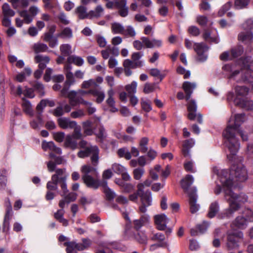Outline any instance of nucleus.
<instances>
[{
    "mask_svg": "<svg viewBox=\"0 0 253 253\" xmlns=\"http://www.w3.org/2000/svg\"><path fill=\"white\" fill-rule=\"evenodd\" d=\"M34 50L35 53L43 52L47 51L48 47L46 44L37 43L34 45Z\"/></svg>",
    "mask_w": 253,
    "mask_h": 253,
    "instance_id": "nucleus-53",
    "label": "nucleus"
},
{
    "mask_svg": "<svg viewBox=\"0 0 253 253\" xmlns=\"http://www.w3.org/2000/svg\"><path fill=\"white\" fill-rule=\"evenodd\" d=\"M83 173L82 178L87 187L97 189L100 184L97 178V169L90 165H84L81 168Z\"/></svg>",
    "mask_w": 253,
    "mask_h": 253,
    "instance_id": "nucleus-6",
    "label": "nucleus"
},
{
    "mask_svg": "<svg viewBox=\"0 0 253 253\" xmlns=\"http://www.w3.org/2000/svg\"><path fill=\"white\" fill-rule=\"evenodd\" d=\"M154 221L157 229L164 231L167 228V224L169 222V219L165 214H160L154 216Z\"/></svg>",
    "mask_w": 253,
    "mask_h": 253,
    "instance_id": "nucleus-14",
    "label": "nucleus"
},
{
    "mask_svg": "<svg viewBox=\"0 0 253 253\" xmlns=\"http://www.w3.org/2000/svg\"><path fill=\"white\" fill-rule=\"evenodd\" d=\"M66 80L64 83V86L61 90V94L62 96H65L67 93L70 86L73 84L75 80L74 78V75L72 72H67L65 73Z\"/></svg>",
    "mask_w": 253,
    "mask_h": 253,
    "instance_id": "nucleus-18",
    "label": "nucleus"
},
{
    "mask_svg": "<svg viewBox=\"0 0 253 253\" xmlns=\"http://www.w3.org/2000/svg\"><path fill=\"white\" fill-rule=\"evenodd\" d=\"M47 105L52 107L55 106V102L52 100H49L48 99H42L36 107L37 111H39L40 114H42L44 108Z\"/></svg>",
    "mask_w": 253,
    "mask_h": 253,
    "instance_id": "nucleus-31",
    "label": "nucleus"
},
{
    "mask_svg": "<svg viewBox=\"0 0 253 253\" xmlns=\"http://www.w3.org/2000/svg\"><path fill=\"white\" fill-rule=\"evenodd\" d=\"M253 39V34L252 31L244 30L238 35V39L245 43L250 42Z\"/></svg>",
    "mask_w": 253,
    "mask_h": 253,
    "instance_id": "nucleus-34",
    "label": "nucleus"
},
{
    "mask_svg": "<svg viewBox=\"0 0 253 253\" xmlns=\"http://www.w3.org/2000/svg\"><path fill=\"white\" fill-rule=\"evenodd\" d=\"M104 11V9L101 5H97L94 10L89 11V18H99L101 17Z\"/></svg>",
    "mask_w": 253,
    "mask_h": 253,
    "instance_id": "nucleus-39",
    "label": "nucleus"
},
{
    "mask_svg": "<svg viewBox=\"0 0 253 253\" xmlns=\"http://www.w3.org/2000/svg\"><path fill=\"white\" fill-rule=\"evenodd\" d=\"M244 52V48L241 45L236 46L231 50L232 59L237 58L241 56Z\"/></svg>",
    "mask_w": 253,
    "mask_h": 253,
    "instance_id": "nucleus-49",
    "label": "nucleus"
},
{
    "mask_svg": "<svg viewBox=\"0 0 253 253\" xmlns=\"http://www.w3.org/2000/svg\"><path fill=\"white\" fill-rule=\"evenodd\" d=\"M92 123L90 121H86L83 123V127L84 133L87 135H91L93 130L91 128Z\"/></svg>",
    "mask_w": 253,
    "mask_h": 253,
    "instance_id": "nucleus-51",
    "label": "nucleus"
},
{
    "mask_svg": "<svg viewBox=\"0 0 253 253\" xmlns=\"http://www.w3.org/2000/svg\"><path fill=\"white\" fill-rule=\"evenodd\" d=\"M210 224V222L204 221L202 224L197 225L196 228L191 229L190 233L191 236H195L199 235L200 234L204 233Z\"/></svg>",
    "mask_w": 253,
    "mask_h": 253,
    "instance_id": "nucleus-21",
    "label": "nucleus"
},
{
    "mask_svg": "<svg viewBox=\"0 0 253 253\" xmlns=\"http://www.w3.org/2000/svg\"><path fill=\"white\" fill-rule=\"evenodd\" d=\"M245 116L244 114H238L235 115L233 120L230 118L226 128L223 132L224 144L230 151V155H235L240 148L236 134L238 133L243 141L248 140L247 135L244 134V131L240 128V126L245 121Z\"/></svg>",
    "mask_w": 253,
    "mask_h": 253,
    "instance_id": "nucleus-1",
    "label": "nucleus"
},
{
    "mask_svg": "<svg viewBox=\"0 0 253 253\" xmlns=\"http://www.w3.org/2000/svg\"><path fill=\"white\" fill-rule=\"evenodd\" d=\"M227 241L226 246L229 250H232L239 247V238L243 237L241 232L228 231L227 232Z\"/></svg>",
    "mask_w": 253,
    "mask_h": 253,
    "instance_id": "nucleus-12",
    "label": "nucleus"
},
{
    "mask_svg": "<svg viewBox=\"0 0 253 253\" xmlns=\"http://www.w3.org/2000/svg\"><path fill=\"white\" fill-rule=\"evenodd\" d=\"M71 48L72 47L69 44H62L60 46V50L64 56H70L72 53Z\"/></svg>",
    "mask_w": 253,
    "mask_h": 253,
    "instance_id": "nucleus-52",
    "label": "nucleus"
},
{
    "mask_svg": "<svg viewBox=\"0 0 253 253\" xmlns=\"http://www.w3.org/2000/svg\"><path fill=\"white\" fill-rule=\"evenodd\" d=\"M91 86H98V84L93 79H90L88 81H84L82 84V87L83 88H88Z\"/></svg>",
    "mask_w": 253,
    "mask_h": 253,
    "instance_id": "nucleus-64",
    "label": "nucleus"
},
{
    "mask_svg": "<svg viewBox=\"0 0 253 253\" xmlns=\"http://www.w3.org/2000/svg\"><path fill=\"white\" fill-rule=\"evenodd\" d=\"M253 221V211L250 209L245 210L242 215L238 216L231 224L232 227L245 229L249 222Z\"/></svg>",
    "mask_w": 253,
    "mask_h": 253,
    "instance_id": "nucleus-9",
    "label": "nucleus"
},
{
    "mask_svg": "<svg viewBox=\"0 0 253 253\" xmlns=\"http://www.w3.org/2000/svg\"><path fill=\"white\" fill-rule=\"evenodd\" d=\"M235 105L245 108L247 110H253V101L252 100H244L237 96L234 100Z\"/></svg>",
    "mask_w": 253,
    "mask_h": 253,
    "instance_id": "nucleus-23",
    "label": "nucleus"
},
{
    "mask_svg": "<svg viewBox=\"0 0 253 253\" xmlns=\"http://www.w3.org/2000/svg\"><path fill=\"white\" fill-rule=\"evenodd\" d=\"M65 97H67L69 99V103L72 106H77L79 104H83L85 100L78 94V92L75 90L70 92L67 91V93Z\"/></svg>",
    "mask_w": 253,
    "mask_h": 253,
    "instance_id": "nucleus-16",
    "label": "nucleus"
},
{
    "mask_svg": "<svg viewBox=\"0 0 253 253\" xmlns=\"http://www.w3.org/2000/svg\"><path fill=\"white\" fill-rule=\"evenodd\" d=\"M73 37V32L69 27L64 28L60 33L57 34V37L64 39H70Z\"/></svg>",
    "mask_w": 253,
    "mask_h": 253,
    "instance_id": "nucleus-41",
    "label": "nucleus"
},
{
    "mask_svg": "<svg viewBox=\"0 0 253 253\" xmlns=\"http://www.w3.org/2000/svg\"><path fill=\"white\" fill-rule=\"evenodd\" d=\"M189 203L190 205V210L192 213H194L199 211L200 205L197 204L198 196L196 190L194 189L193 191L189 192Z\"/></svg>",
    "mask_w": 253,
    "mask_h": 253,
    "instance_id": "nucleus-15",
    "label": "nucleus"
},
{
    "mask_svg": "<svg viewBox=\"0 0 253 253\" xmlns=\"http://www.w3.org/2000/svg\"><path fill=\"white\" fill-rule=\"evenodd\" d=\"M219 211V204L217 201H214L209 206L207 217L210 218H212L218 214Z\"/></svg>",
    "mask_w": 253,
    "mask_h": 253,
    "instance_id": "nucleus-25",
    "label": "nucleus"
},
{
    "mask_svg": "<svg viewBox=\"0 0 253 253\" xmlns=\"http://www.w3.org/2000/svg\"><path fill=\"white\" fill-rule=\"evenodd\" d=\"M229 171L228 170H227ZM230 174L231 178L233 179L234 186L235 187V181L244 182L248 178V173L246 168L243 166H239L231 171H228Z\"/></svg>",
    "mask_w": 253,
    "mask_h": 253,
    "instance_id": "nucleus-11",
    "label": "nucleus"
},
{
    "mask_svg": "<svg viewBox=\"0 0 253 253\" xmlns=\"http://www.w3.org/2000/svg\"><path fill=\"white\" fill-rule=\"evenodd\" d=\"M112 169L114 172L121 174L126 169L123 166L118 164H114L112 166Z\"/></svg>",
    "mask_w": 253,
    "mask_h": 253,
    "instance_id": "nucleus-62",
    "label": "nucleus"
},
{
    "mask_svg": "<svg viewBox=\"0 0 253 253\" xmlns=\"http://www.w3.org/2000/svg\"><path fill=\"white\" fill-rule=\"evenodd\" d=\"M194 180V177L192 175L187 174L185 177L182 179L180 181L182 188L188 194H189V192L193 191L194 189L197 191L196 187L189 188V187L193 184Z\"/></svg>",
    "mask_w": 253,
    "mask_h": 253,
    "instance_id": "nucleus-17",
    "label": "nucleus"
},
{
    "mask_svg": "<svg viewBox=\"0 0 253 253\" xmlns=\"http://www.w3.org/2000/svg\"><path fill=\"white\" fill-rule=\"evenodd\" d=\"M59 126L63 129H73L77 126V122L71 120L66 117H61L58 119Z\"/></svg>",
    "mask_w": 253,
    "mask_h": 253,
    "instance_id": "nucleus-19",
    "label": "nucleus"
},
{
    "mask_svg": "<svg viewBox=\"0 0 253 253\" xmlns=\"http://www.w3.org/2000/svg\"><path fill=\"white\" fill-rule=\"evenodd\" d=\"M141 40L146 48H153L160 47L162 45V41L160 40L152 39L151 40L145 37H142Z\"/></svg>",
    "mask_w": 253,
    "mask_h": 253,
    "instance_id": "nucleus-20",
    "label": "nucleus"
},
{
    "mask_svg": "<svg viewBox=\"0 0 253 253\" xmlns=\"http://www.w3.org/2000/svg\"><path fill=\"white\" fill-rule=\"evenodd\" d=\"M2 9L4 17H12L15 15V12L10 8L9 5L7 3L3 4Z\"/></svg>",
    "mask_w": 253,
    "mask_h": 253,
    "instance_id": "nucleus-50",
    "label": "nucleus"
},
{
    "mask_svg": "<svg viewBox=\"0 0 253 253\" xmlns=\"http://www.w3.org/2000/svg\"><path fill=\"white\" fill-rule=\"evenodd\" d=\"M145 172L143 168H137L133 170V177L135 180H140Z\"/></svg>",
    "mask_w": 253,
    "mask_h": 253,
    "instance_id": "nucleus-58",
    "label": "nucleus"
},
{
    "mask_svg": "<svg viewBox=\"0 0 253 253\" xmlns=\"http://www.w3.org/2000/svg\"><path fill=\"white\" fill-rule=\"evenodd\" d=\"M18 13L20 16L23 18L25 23L29 24L32 22L34 18L28 13L27 10H23L19 11Z\"/></svg>",
    "mask_w": 253,
    "mask_h": 253,
    "instance_id": "nucleus-47",
    "label": "nucleus"
},
{
    "mask_svg": "<svg viewBox=\"0 0 253 253\" xmlns=\"http://www.w3.org/2000/svg\"><path fill=\"white\" fill-rule=\"evenodd\" d=\"M196 86L197 84L195 83L185 81L183 83L182 88L186 93L185 99L186 100H188L190 98L191 95Z\"/></svg>",
    "mask_w": 253,
    "mask_h": 253,
    "instance_id": "nucleus-22",
    "label": "nucleus"
},
{
    "mask_svg": "<svg viewBox=\"0 0 253 253\" xmlns=\"http://www.w3.org/2000/svg\"><path fill=\"white\" fill-rule=\"evenodd\" d=\"M142 213L139 219H135L132 222L133 228L136 231H139L142 227L145 226L150 223V216L146 212Z\"/></svg>",
    "mask_w": 253,
    "mask_h": 253,
    "instance_id": "nucleus-13",
    "label": "nucleus"
},
{
    "mask_svg": "<svg viewBox=\"0 0 253 253\" xmlns=\"http://www.w3.org/2000/svg\"><path fill=\"white\" fill-rule=\"evenodd\" d=\"M67 62L69 63H73L78 66H81L84 63L83 58L75 55L69 56L67 58Z\"/></svg>",
    "mask_w": 253,
    "mask_h": 253,
    "instance_id": "nucleus-42",
    "label": "nucleus"
},
{
    "mask_svg": "<svg viewBox=\"0 0 253 253\" xmlns=\"http://www.w3.org/2000/svg\"><path fill=\"white\" fill-rule=\"evenodd\" d=\"M117 153L120 157H124L126 160H130L131 158L130 152L126 147L120 148Z\"/></svg>",
    "mask_w": 253,
    "mask_h": 253,
    "instance_id": "nucleus-55",
    "label": "nucleus"
},
{
    "mask_svg": "<svg viewBox=\"0 0 253 253\" xmlns=\"http://www.w3.org/2000/svg\"><path fill=\"white\" fill-rule=\"evenodd\" d=\"M197 109V104L194 100H191L188 102L187 104V110L189 112L188 118L189 120H194L195 119Z\"/></svg>",
    "mask_w": 253,
    "mask_h": 253,
    "instance_id": "nucleus-27",
    "label": "nucleus"
},
{
    "mask_svg": "<svg viewBox=\"0 0 253 253\" xmlns=\"http://www.w3.org/2000/svg\"><path fill=\"white\" fill-rule=\"evenodd\" d=\"M249 90V88L245 86H237L235 88V92L238 96H246L248 94Z\"/></svg>",
    "mask_w": 253,
    "mask_h": 253,
    "instance_id": "nucleus-57",
    "label": "nucleus"
},
{
    "mask_svg": "<svg viewBox=\"0 0 253 253\" xmlns=\"http://www.w3.org/2000/svg\"><path fill=\"white\" fill-rule=\"evenodd\" d=\"M136 235L134 236V240L138 243L146 245L148 244V238L145 231H137Z\"/></svg>",
    "mask_w": 253,
    "mask_h": 253,
    "instance_id": "nucleus-28",
    "label": "nucleus"
},
{
    "mask_svg": "<svg viewBox=\"0 0 253 253\" xmlns=\"http://www.w3.org/2000/svg\"><path fill=\"white\" fill-rule=\"evenodd\" d=\"M225 198L229 203V207L217 214L219 219L230 218L240 208L241 204L247 201V196L243 193L238 195L230 190L225 191Z\"/></svg>",
    "mask_w": 253,
    "mask_h": 253,
    "instance_id": "nucleus-2",
    "label": "nucleus"
},
{
    "mask_svg": "<svg viewBox=\"0 0 253 253\" xmlns=\"http://www.w3.org/2000/svg\"><path fill=\"white\" fill-rule=\"evenodd\" d=\"M144 55L143 52L139 51L133 52L131 55V61L132 62L133 65L135 66V64L140 62L141 64V67L143 65V62L139 59Z\"/></svg>",
    "mask_w": 253,
    "mask_h": 253,
    "instance_id": "nucleus-44",
    "label": "nucleus"
},
{
    "mask_svg": "<svg viewBox=\"0 0 253 253\" xmlns=\"http://www.w3.org/2000/svg\"><path fill=\"white\" fill-rule=\"evenodd\" d=\"M194 144L195 141L192 138L186 140L184 141L182 153L184 157H188L190 156V149Z\"/></svg>",
    "mask_w": 253,
    "mask_h": 253,
    "instance_id": "nucleus-30",
    "label": "nucleus"
},
{
    "mask_svg": "<svg viewBox=\"0 0 253 253\" xmlns=\"http://www.w3.org/2000/svg\"><path fill=\"white\" fill-rule=\"evenodd\" d=\"M237 64L241 70L234 71L230 76L229 79L237 83H253V70L250 69V67L253 64V58L251 56L242 58L237 61Z\"/></svg>",
    "mask_w": 253,
    "mask_h": 253,
    "instance_id": "nucleus-3",
    "label": "nucleus"
},
{
    "mask_svg": "<svg viewBox=\"0 0 253 253\" xmlns=\"http://www.w3.org/2000/svg\"><path fill=\"white\" fill-rule=\"evenodd\" d=\"M64 245L67 247V253H77V251H79V244L75 242H66L64 243Z\"/></svg>",
    "mask_w": 253,
    "mask_h": 253,
    "instance_id": "nucleus-38",
    "label": "nucleus"
},
{
    "mask_svg": "<svg viewBox=\"0 0 253 253\" xmlns=\"http://www.w3.org/2000/svg\"><path fill=\"white\" fill-rule=\"evenodd\" d=\"M213 171L218 176V180L216 182V186L214 189V194L219 195L222 187L224 188V193L227 189L233 191L232 188L234 186V182L227 169H220L215 167L213 168Z\"/></svg>",
    "mask_w": 253,
    "mask_h": 253,
    "instance_id": "nucleus-4",
    "label": "nucleus"
},
{
    "mask_svg": "<svg viewBox=\"0 0 253 253\" xmlns=\"http://www.w3.org/2000/svg\"><path fill=\"white\" fill-rule=\"evenodd\" d=\"M75 139L71 135H67L65 137L64 146L73 150L76 149L78 148V143Z\"/></svg>",
    "mask_w": 253,
    "mask_h": 253,
    "instance_id": "nucleus-32",
    "label": "nucleus"
},
{
    "mask_svg": "<svg viewBox=\"0 0 253 253\" xmlns=\"http://www.w3.org/2000/svg\"><path fill=\"white\" fill-rule=\"evenodd\" d=\"M140 198L141 205L139 207V211L141 213H145L147 211V208L152 205V198L151 192L147 190L145 192L139 191L138 189L136 192L130 194L129 196V200L132 202H136L138 198Z\"/></svg>",
    "mask_w": 253,
    "mask_h": 253,
    "instance_id": "nucleus-7",
    "label": "nucleus"
},
{
    "mask_svg": "<svg viewBox=\"0 0 253 253\" xmlns=\"http://www.w3.org/2000/svg\"><path fill=\"white\" fill-rule=\"evenodd\" d=\"M35 61L36 63H39V68L45 69L50 61V58L47 56L39 54L35 57Z\"/></svg>",
    "mask_w": 253,
    "mask_h": 253,
    "instance_id": "nucleus-29",
    "label": "nucleus"
},
{
    "mask_svg": "<svg viewBox=\"0 0 253 253\" xmlns=\"http://www.w3.org/2000/svg\"><path fill=\"white\" fill-rule=\"evenodd\" d=\"M22 100V107L23 111L27 115L30 117H33L34 116V111L31 102L25 98H23Z\"/></svg>",
    "mask_w": 253,
    "mask_h": 253,
    "instance_id": "nucleus-36",
    "label": "nucleus"
},
{
    "mask_svg": "<svg viewBox=\"0 0 253 253\" xmlns=\"http://www.w3.org/2000/svg\"><path fill=\"white\" fill-rule=\"evenodd\" d=\"M64 209L58 210L56 212L54 213L55 218L59 221L64 226H67L68 225V221L63 217L64 214Z\"/></svg>",
    "mask_w": 253,
    "mask_h": 253,
    "instance_id": "nucleus-40",
    "label": "nucleus"
},
{
    "mask_svg": "<svg viewBox=\"0 0 253 253\" xmlns=\"http://www.w3.org/2000/svg\"><path fill=\"white\" fill-rule=\"evenodd\" d=\"M91 155V163L94 167H96L98 164L99 160V149L97 146L89 145L84 150L79 151L77 154L80 158H84Z\"/></svg>",
    "mask_w": 253,
    "mask_h": 253,
    "instance_id": "nucleus-10",
    "label": "nucleus"
},
{
    "mask_svg": "<svg viewBox=\"0 0 253 253\" xmlns=\"http://www.w3.org/2000/svg\"><path fill=\"white\" fill-rule=\"evenodd\" d=\"M116 6L119 9L118 12L121 16L125 17L128 15V7L127 6L126 4H125V5L122 4L120 6L116 5Z\"/></svg>",
    "mask_w": 253,
    "mask_h": 253,
    "instance_id": "nucleus-59",
    "label": "nucleus"
},
{
    "mask_svg": "<svg viewBox=\"0 0 253 253\" xmlns=\"http://www.w3.org/2000/svg\"><path fill=\"white\" fill-rule=\"evenodd\" d=\"M204 40L209 42L218 43L219 42V39L218 36L215 35L211 36L210 33L206 31L203 34Z\"/></svg>",
    "mask_w": 253,
    "mask_h": 253,
    "instance_id": "nucleus-46",
    "label": "nucleus"
},
{
    "mask_svg": "<svg viewBox=\"0 0 253 253\" xmlns=\"http://www.w3.org/2000/svg\"><path fill=\"white\" fill-rule=\"evenodd\" d=\"M137 85L136 82L132 81L130 84H127L125 86V89L128 93V95H133L136 93Z\"/></svg>",
    "mask_w": 253,
    "mask_h": 253,
    "instance_id": "nucleus-54",
    "label": "nucleus"
},
{
    "mask_svg": "<svg viewBox=\"0 0 253 253\" xmlns=\"http://www.w3.org/2000/svg\"><path fill=\"white\" fill-rule=\"evenodd\" d=\"M231 5L232 3L230 1L226 3L218 11V15L220 17L222 16L230 8Z\"/></svg>",
    "mask_w": 253,
    "mask_h": 253,
    "instance_id": "nucleus-63",
    "label": "nucleus"
},
{
    "mask_svg": "<svg viewBox=\"0 0 253 253\" xmlns=\"http://www.w3.org/2000/svg\"><path fill=\"white\" fill-rule=\"evenodd\" d=\"M112 31L114 34H122L123 35L125 31V27L122 24L114 22L111 25Z\"/></svg>",
    "mask_w": 253,
    "mask_h": 253,
    "instance_id": "nucleus-45",
    "label": "nucleus"
},
{
    "mask_svg": "<svg viewBox=\"0 0 253 253\" xmlns=\"http://www.w3.org/2000/svg\"><path fill=\"white\" fill-rule=\"evenodd\" d=\"M68 175L65 173V169H57L55 173L52 175L51 180L46 184L48 191H58V185H59L63 190L62 196L66 195L68 190L67 187L66 180Z\"/></svg>",
    "mask_w": 253,
    "mask_h": 253,
    "instance_id": "nucleus-5",
    "label": "nucleus"
},
{
    "mask_svg": "<svg viewBox=\"0 0 253 253\" xmlns=\"http://www.w3.org/2000/svg\"><path fill=\"white\" fill-rule=\"evenodd\" d=\"M250 2V0H236L235 1V8L241 9L247 8Z\"/></svg>",
    "mask_w": 253,
    "mask_h": 253,
    "instance_id": "nucleus-56",
    "label": "nucleus"
},
{
    "mask_svg": "<svg viewBox=\"0 0 253 253\" xmlns=\"http://www.w3.org/2000/svg\"><path fill=\"white\" fill-rule=\"evenodd\" d=\"M156 88V84H150L149 83H147L145 84L143 92L145 94H148L151 92H153Z\"/></svg>",
    "mask_w": 253,
    "mask_h": 253,
    "instance_id": "nucleus-60",
    "label": "nucleus"
},
{
    "mask_svg": "<svg viewBox=\"0 0 253 253\" xmlns=\"http://www.w3.org/2000/svg\"><path fill=\"white\" fill-rule=\"evenodd\" d=\"M32 86L34 88V90L39 93L40 97L44 95V87L42 83L38 81H35L32 84Z\"/></svg>",
    "mask_w": 253,
    "mask_h": 253,
    "instance_id": "nucleus-43",
    "label": "nucleus"
},
{
    "mask_svg": "<svg viewBox=\"0 0 253 253\" xmlns=\"http://www.w3.org/2000/svg\"><path fill=\"white\" fill-rule=\"evenodd\" d=\"M75 13L80 19L89 18V12L87 13V8L84 6L80 5L77 7L75 10Z\"/></svg>",
    "mask_w": 253,
    "mask_h": 253,
    "instance_id": "nucleus-37",
    "label": "nucleus"
},
{
    "mask_svg": "<svg viewBox=\"0 0 253 253\" xmlns=\"http://www.w3.org/2000/svg\"><path fill=\"white\" fill-rule=\"evenodd\" d=\"M149 139L147 137H143L140 140L139 147L141 152L145 153L148 151V148L147 145Z\"/></svg>",
    "mask_w": 253,
    "mask_h": 253,
    "instance_id": "nucleus-48",
    "label": "nucleus"
},
{
    "mask_svg": "<svg viewBox=\"0 0 253 253\" xmlns=\"http://www.w3.org/2000/svg\"><path fill=\"white\" fill-rule=\"evenodd\" d=\"M133 65V64L130 59H126L124 60L123 66L125 68V73L126 76H129L131 75L132 72L130 70L131 68L135 69L138 67H141V63L139 62L137 64H135V66Z\"/></svg>",
    "mask_w": 253,
    "mask_h": 253,
    "instance_id": "nucleus-24",
    "label": "nucleus"
},
{
    "mask_svg": "<svg viewBox=\"0 0 253 253\" xmlns=\"http://www.w3.org/2000/svg\"><path fill=\"white\" fill-rule=\"evenodd\" d=\"M151 240L154 242H157L158 244H164V247H167L168 243L165 241L166 237L164 234L162 233H156L153 235L150 238Z\"/></svg>",
    "mask_w": 253,
    "mask_h": 253,
    "instance_id": "nucleus-35",
    "label": "nucleus"
},
{
    "mask_svg": "<svg viewBox=\"0 0 253 253\" xmlns=\"http://www.w3.org/2000/svg\"><path fill=\"white\" fill-rule=\"evenodd\" d=\"M101 185L103 188V191L105 195L106 200L109 201H113L116 196L115 192L108 187L107 181H103Z\"/></svg>",
    "mask_w": 253,
    "mask_h": 253,
    "instance_id": "nucleus-26",
    "label": "nucleus"
},
{
    "mask_svg": "<svg viewBox=\"0 0 253 253\" xmlns=\"http://www.w3.org/2000/svg\"><path fill=\"white\" fill-rule=\"evenodd\" d=\"M42 116V114H40L39 111H37L36 119L32 120L30 123L31 127L34 129H40L41 126H42L43 124Z\"/></svg>",
    "mask_w": 253,
    "mask_h": 253,
    "instance_id": "nucleus-33",
    "label": "nucleus"
},
{
    "mask_svg": "<svg viewBox=\"0 0 253 253\" xmlns=\"http://www.w3.org/2000/svg\"><path fill=\"white\" fill-rule=\"evenodd\" d=\"M123 35L126 36L134 37L136 35V32L134 28L132 26L129 25L126 26V29L125 28V31Z\"/></svg>",
    "mask_w": 253,
    "mask_h": 253,
    "instance_id": "nucleus-61",
    "label": "nucleus"
},
{
    "mask_svg": "<svg viewBox=\"0 0 253 253\" xmlns=\"http://www.w3.org/2000/svg\"><path fill=\"white\" fill-rule=\"evenodd\" d=\"M185 45L187 49H190L193 47L197 54V59L200 62H204L208 58V51L209 47L204 42H194L186 39L185 40Z\"/></svg>",
    "mask_w": 253,
    "mask_h": 253,
    "instance_id": "nucleus-8",
    "label": "nucleus"
}]
</instances>
